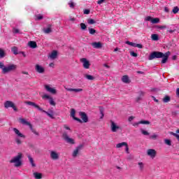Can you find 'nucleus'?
Returning a JSON list of instances; mask_svg holds the SVG:
<instances>
[{
    "label": "nucleus",
    "instance_id": "1",
    "mask_svg": "<svg viewBox=\"0 0 179 179\" xmlns=\"http://www.w3.org/2000/svg\"><path fill=\"white\" fill-rule=\"evenodd\" d=\"M169 57H170V51L166 52L165 54L162 52L155 51L150 55L148 59L149 61H152L155 58H162V64H166L169 59Z\"/></svg>",
    "mask_w": 179,
    "mask_h": 179
},
{
    "label": "nucleus",
    "instance_id": "2",
    "mask_svg": "<svg viewBox=\"0 0 179 179\" xmlns=\"http://www.w3.org/2000/svg\"><path fill=\"white\" fill-rule=\"evenodd\" d=\"M26 104H27L28 106H32L33 107H34L35 108H37V110H38L39 111H42V113H45V114H46L48 116L50 117V118H52V120H54V112L50 111V113L43 110V108H41V107H40V106L37 105L36 103L34 102H31V101H27Z\"/></svg>",
    "mask_w": 179,
    "mask_h": 179
},
{
    "label": "nucleus",
    "instance_id": "3",
    "mask_svg": "<svg viewBox=\"0 0 179 179\" xmlns=\"http://www.w3.org/2000/svg\"><path fill=\"white\" fill-rule=\"evenodd\" d=\"M22 157H23V154L19 152L17 156L10 161V163H15V167H20L22 166Z\"/></svg>",
    "mask_w": 179,
    "mask_h": 179
},
{
    "label": "nucleus",
    "instance_id": "4",
    "mask_svg": "<svg viewBox=\"0 0 179 179\" xmlns=\"http://www.w3.org/2000/svg\"><path fill=\"white\" fill-rule=\"evenodd\" d=\"M19 121H20V122L21 124H23V125H28V127H29V128H30L31 132H33V134H34L35 135L38 136V132H37V131H36V129H34L33 128V126L31 125V123H30V122H27V121L26 120V119H24V118H20V119H19Z\"/></svg>",
    "mask_w": 179,
    "mask_h": 179
},
{
    "label": "nucleus",
    "instance_id": "5",
    "mask_svg": "<svg viewBox=\"0 0 179 179\" xmlns=\"http://www.w3.org/2000/svg\"><path fill=\"white\" fill-rule=\"evenodd\" d=\"M62 138L66 143H69L70 145H75V140L72 138H69V136H68V133L64 131L62 134Z\"/></svg>",
    "mask_w": 179,
    "mask_h": 179
},
{
    "label": "nucleus",
    "instance_id": "6",
    "mask_svg": "<svg viewBox=\"0 0 179 179\" xmlns=\"http://www.w3.org/2000/svg\"><path fill=\"white\" fill-rule=\"evenodd\" d=\"M16 68H17V66L15 64H10L8 66L3 68L2 73H8L9 72H12V71H15Z\"/></svg>",
    "mask_w": 179,
    "mask_h": 179
},
{
    "label": "nucleus",
    "instance_id": "7",
    "mask_svg": "<svg viewBox=\"0 0 179 179\" xmlns=\"http://www.w3.org/2000/svg\"><path fill=\"white\" fill-rule=\"evenodd\" d=\"M4 107L5 108H11L14 110V111H17V108H16V106H15V103L12 102L11 101H7L4 103Z\"/></svg>",
    "mask_w": 179,
    "mask_h": 179
},
{
    "label": "nucleus",
    "instance_id": "8",
    "mask_svg": "<svg viewBox=\"0 0 179 179\" xmlns=\"http://www.w3.org/2000/svg\"><path fill=\"white\" fill-rule=\"evenodd\" d=\"M110 129L112 132H117L118 129H121V127L117 125V123H115L114 121L110 120Z\"/></svg>",
    "mask_w": 179,
    "mask_h": 179
},
{
    "label": "nucleus",
    "instance_id": "9",
    "mask_svg": "<svg viewBox=\"0 0 179 179\" xmlns=\"http://www.w3.org/2000/svg\"><path fill=\"white\" fill-rule=\"evenodd\" d=\"M80 61L83 62V66L85 69H89L90 68V62L86 58L80 59Z\"/></svg>",
    "mask_w": 179,
    "mask_h": 179
},
{
    "label": "nucleus",
    "instance_id": "10",
    "mask_svg": "<svg viewBox=\"0 0 179 179\" xmlns=\"http://www.w3.org/2000/svg\"><path fill=\"white\" fill-rule=\"evenodd\" d=\"M82 148H83V145H80L76 148V149L73 150L72 156L73 157H77L78 155H79V152L82 150Z\"/></svg>",
    "mask_w": 179,
    "mask_h": 179
},
{
    "label": "nucleus",
    "instance_id": "11",
    "mask_svg": "<svg viewBox=\"0 0 179 179\" xmlns=\"http://www.w3.org/2000/svg\"><path fill=\"white\" fill-rule=\"evenodd\" d=\"M75 114H76V110L74 108H71V117H72V118L73 120H75L76 121H78V122H80V124H82V122H83L82 120L75 117Z\"/></svg>",
    "mask_w": 179,
    "mask_h": 179
},
{
    "label": "nucleus",
    "instance_id": "12",
    "mask_svg": "<svg viewBox=\"0 0 179 179\" xmlns=\"http://www.w3.org/2000/svg\"><path fill=\"white\" fill-rule=\"evenodd\" d=\"M35 71L38 72V73H44V72H45V69L39 64H36Z\"/></svg>",
    "mask_w": 179,
    "mask_h": 179
},
{
    "label": "nucleus",
    "instance_id": "13",
    "mask_svg": "<svg viewBox=\"0 0 179 179\" xmlns=\"http://www.w3.org/2000/svg\"><path fill=\"white\" fill-rule=\"evenodd\" d=\"M157 153V152L154 149H148L147 151V155L148 156H150L152 157V159H155V157H156Z\"/></svg>",
    "mask_w": 179,
    "mask_h": 179
},
{
    "label": "nucleus",
    "instance_id": "14",
    "mask_svg": "<svg viewBox=\"0 0 179 179\" xmlns=\"http://www.w3.org/2000/svg\"><path fill=\"white\" fill-rule=\"evenodd\" d=\"M50 157L52 160H58L59 159V154L55 151H51Z\"/></svg>",
    "mask_w": 179,
    "mask_h": 179
},
{
    "label": "nucleus",
    "instance_id": "15",
    "mask_svg": "<svg viewBox=\"0 0 179 179\" xmlns=\"http://www.w3.org/2000/svg\"><path fill=\"white\" fill-rule=\"evenodd\" d=\"M80 115L83 122H87L89 121V117H87V115L86 114V113L80 112Z\"/></svg>",
    "mask_w": 179,
    "mask_h": 179
},
{
    "label": "nucleus",
    "instance_id": "16",
    "mask_svg": "<svg viewBox=\"0 0 179 179\" xmlns=\"http://www.w3.org/2000/svg\"><path fill=\"white\" fill-rule=\"evenodd\" d=\"M91 45H92L93 48H103V43L101 42H94L91 43Z\"/></svg>",
    "mask_w": 179,
    "mask_h": 179
},
{
    "label": "nucleus",
    "instance_id": "17",
    "mask_svg": "<svg viewBox=\"0 0 179 179\" xmlns=\"http://www.w3.org/2000/svg\"><path fill=\"white\" fill-rule=\"evenodd\" d=\"M65 89L67 90V92H74L75 93H79L80 92H83V89L82 88H67L65 87Z\"/></svg>",
    "mask_w": 179,
    "mask_h": 179
},
{
    "label": "nucleus",
    "instance_id": "18",
    "mask_svg": "<svg viewBox=\"0 0 179 179\" xmlns=\"http://www.w3.org/2000/svg\"><path fill=\"white\" fill-rule=\"evenodd\" d=\"M45 88L47 92L52 93V94H55L57 93V90L54 88H51V87H50L49 85H45Z\"/></svg>",
    "mask_w": 179,
    "mask_h": 179
},
{
    "label": "nucleus",
    "instance_id": "19",
    "mask_svg": "<svg viewBox=\"0 0 179 179\" xmlns=\"http://www.w3.org/2000/svg\"><path fill=\"white\" fill-rule=\"evenodd\" d=\"M57 57H58V52L57 50H53L49 55V58H50V59H55Z\"/></svg>",
    "mask_w": 179,
    "mask_h": 179
},
{
    "label": "nucleus",
    "instance_id": "20",
    "mask_svg": "<svg viewBox=\"0 0 179 179\" xmlns=\"http://www.w3.org/2000/svg\"><path fill=\"white\" fill-rule=\"evenodd\" d=\"M13 131L15 132V134H16L17 136H19V138H26V136H24L23 134L20 133V131H19V129L13 128Z\"/></svg>",
    "mask_w": 179,
    "mask_h": 179
},
{
    "label": "nucleus",
    "instance_id": "21",
    "mask_svg": "<svg viewBox=\"0 0 179 179\" xmlns=\"http://www.w3.org/2000/svg\"><path fill=\"white\" fill-rule=\"evenodd\" d=\"M122 81L123 83H131V80H129V77L127 75L122 77Z\"/></svg>",
    "mask_w": 179,
    "mask_h": 179
},
{
    "label": "nucleus",
    "instance_id": "22",
    "mask_svg": "<svg viewBox=\"0 0 179 179\" xmlns=\"http://www.w3.org/2000/svg\"><path fill=\"white\" fill-rule=\"evenodd\" d=\"M28 45L31 48H37V43L36 41H31L28 43Z\"/></svg>",
    "mask_w": 179,
    "mask_h": 179
},
{
    "label": "nucleus",
    "instance_id": "23",
    "mask_svg": "<svg viewBox=\"0 0 179 179\" xmlns=\"http://www.w3.org/2000/svg\"><path fill=\"white\" fill-rule=\"evenodd\" d=\"M34 177L36 179H42L43 178V173L38 172L34 173Z\"/></svg>",
    "mask_w": 179,
    "mask_h": 179
},
{
    "label": "nucleus",
    "instance_id": "24",
    "mask_svg": "<svg viewBox=\"0 0 179 179\" xmlns=\"http://www.w3.org/2000/svg\"><path fill=\"white\" fill-rule=\"evenodd\" d=\"M51 31H52V30H51V24H48V28L43 29V32L45 33V34H50Z\"/></svg>",
    "mask_w": 179,
    "mask_h": 179
},
{
    "label": "nucleus",
    "instance_id": "25",
    "mask_svg": "<svg viewBox=\"0 0 179 179\" xmlns=\"http://www.w3.org/2000/svg\"><path fill=\"white\" fill-rule=\"evenodd\" d=\"M29 160V163L31 164V166L33 167H36V164H34V159H33V157H31V156H30L29 155L27 156Z\"/></svg>",
    "mask_w": 179,
    "mask_h": 179
},
{
    "label": "nucleus",
    "instance_id": "26",
    "mask_svg": "<svg viewBox=\"0 0 179 179\" xmlns=\"http://www.w3.org/2000/svg\"><path fill=\"white\" fill-rule=\"evenodd\" d=\"M85 78L87 79V80H94L96 78L93 76L89 75V74H85Z\"/></svg>",
    "mask_w": 179,
    "mask_h": 179
},
{
    "label": "nucleus",
    "instance_id": "27",
    "mask_svg": "<svg viewBox=\"0 0 179 179\" xmlns=\"http://www.w3.org/2000/svg\"><path fill=\"white\" fill-rule=\"evenodd\" d=\"M127 142L120 143H117V144L116 145V148H117V149H120V148H122V146H127Z\"/></svg>",
    "mask_w": 179,
    "mask_h": 179
},
{
    "label": "nucleus",
    "instance_id": "28",
    "mask_svg": "<svg viewBox=\"0 0 179 179\" xmlns=\"http://www.w3.org/2000/svg\"><path fill=\"white\" fill-rule=\"evenodd\" d=\"M151 38L153 41H157L159 40V35L153 34L151 35Z\"/></svg>",
    "mask_w": 179,
    "mask_h": 179
},
{
    "label": "nucleus",
    "instance_id": "29",
    "mask_svg": "<svg viewBox=\"0 0 179 179\" xmlns=\"http://www.w3.org/2000/svg\"><path fill=\"white\" fill-rule=\"evenodd\" d=\"M89 30V33L90 34L94 36V34H96V33H97V31H96V29H93V28H88Z\"/></svg>",
    "mask_w": 179,
    "mask_h": 179
},
{
    "label": "nucleus",
    "instance_id": "30",
    "mask_svg": "<svg viewBox=\"0 0 179 179\" xmlns=\"http://www.w3.org/2000/svg\"><path fill=\"white\" fill-rule=\"evenodd\" d=\"M170 100H171V98L169 96L166 95L163 98L162 101H164V103H169Z\"/></svg>",
    "mask_w": 179,
    "mask_h": 179
},
{
    "label": "nucleus",
    "instance_id": "31",
    "mask_svg": "<svg viewBox=\"0 0 179 179\" xmlns=\"http://www.w3.org/2000/svg\"><path fill=\"white\" fill-rule=\"evenodd\" d=\"M144 93L143 92H139V96L136 98V101H140V100H142V97L144 96Z\"/></svg>",
    "mask_w": 179,
    "mask_h": 179
},
{
    "label": "nucleus",
    "instance_id": "32",
    "mask_svg": "<svg viewBox=\"0 0 179 179\" xmlns=\"http://www.w3.org/2000/svg\"><path fill=\"white\" fill-rule=\"evenodd\" d=\"M159 22H160V19L159 18H152L151 23H152L153 24H156L157 23H159Z\"/></svg>",
    "mask_w": 179,
    "mask_h": 179
},
{
    "label": "nucleus",
    "instance_id": "33",
    "mask_svg": "<svg viewBox=\"0 0 179 179\" xmlns=\"http://www.w3.org/2000/svg\"><path fill=\"white\" fill-rule=\"evenodd\" d=\"M138 166L140 169V171H143V169L145 167V165L143 164V162H138Z\"/></svg>",
    "mask_w": 179,
    "mask_h": 179
},
{
    "label": "nucleus",
    "instance_id": "34",
    "mask_svg": "<svg viewBox=\"0 0 179 179\" xmlns=\"http://www.w3.org/2000/svg\"><path fill=\"white\" fill-rule=\"evenodd\" d=\"M11 51H12V52H13V54H15V55H17L18 52H17V47L14 46L13 48H12Z\"/></svg>",
    "mask_w": 179,
    "mask_h": 179
},
{
    "label": "nucleus",
    "instance_id": "35",
    "mask_svg": "<svg viewBox=\"0 0 179 179\" xmlns=\"http://www.w3.org/2000/svg\"><path fill=\"white\" fill-rule=\"evenodd\" d=\"M81 30H85V29H87V26H86V24L82 22L80 24Z\"/></svg>",
    "mask_w": 179,
    "mask_h": 179
},
{
    "label": "nucleus",
    "instance_id": "36",
    "mask_svg": "<svg viewBox=\"0 0 179 179\" xmlns=\"http://www.w3.org/2000/svg\"><path fill=\"white\" fill-rule=\"evenodd\" d=\"M165 145H167L168 146H171V140L170 139H165L164 140Z\"/></svg>",
    "mask_w": 179,
    "mask_h": 179
},
{
    "label": "nucleus",
    "instance_id": "37",
    "mask_svg": "<svg viewBox=\"0 0 179 179\" xmlns=\"http://www.w3.org/2000/svg\"><path fill=\"white\" fill-rule=\"evenodd\" d=\"M139 124H143L144 125H149V124H150V122L148 120H141L139 122Z\"/></svg>",
    "mask_w": 179,
    "mask_h": 179
},
{
    "label": "nucleus",
    "instance_id": "38",
    "mask_svg": "<svg viewBox=\"0 0 179 179\" xmlns=\"http://www.w3.org/2000/svg\"><path fill=\"white\" fill-rule=\"evenodd\" d=\"M178 10H179L178 6H175L173 8L172 12L176 15V13H178Z\"/></svg>",
    "mask_w": 179,
    "mask_h": 179
},
{
    "label": "nucleus",
    "instance_id": "39",
    "mask_svg": "<svg viewBox=\"0 0 179 179\" xmlns=\"http://www.w3.org/2000/svg\"><path fill=\"white\" fill-rule=\"evenodd\" d=\"M100 114L101 115V120H103L104 117V109L103 108H100Z\"/></svg>",
    "mask_w": 179,
    "mask_h": 179
},
{
    "label": "nucleus",
    "instance_id": "40",
    "mask_svg": "<svg viewBox=\"0 0 179 179\" xmlns=\"http://www.w3.org/2000/svg\"><path fill=\"white\" fill-rule=\"evenodd\" d=\"M49 103H50V106H55V105H56L55 101H54V99H52V97L50 98Z\"/></svg>",
    "mask_w": 179,
    "mask_h": 179
},
{
    "label": "nucleus",
    "instance_id": "41",
    "mask_svg": "<svg viewBox=\"0 0 179 179\" xmlns=\"http://www.w3.org/2000/svg\"><path fill=\"white\" fill-rule=\"evenodd\" d=\"M126 44H128V45H131V47H136V43L129 42V41H126Z\"/></svg>",
    "mask_w": 179,
    "mask_h": 179
},
{
    "label": "nucleus",
    "instance_id": "42",
    "mask_svg": "<svg viewBox=\"0 0 179 179\" xmlns=\"http://www.w3.org/2000/svg\"><path fill=\"white\" fill-rule=\"evenodd\" d=\"M87 23L88 24H94V23H96V21H94V20L93 19H88Z\"/></svg>",
    "mask_w": 179,
    "mask_h": 179
},
{
    "label": "nucleus",
    "instance_id": "43",
    "mask_svg": "<svg viewBox=\"0 0 179 179\" xmlns=\"http://www.w3.org/2000/svg\"><path fill=\"white\" fill-rule=\"evenodd\" d=\"M5 57V52L0 48V58H3Z\"/></svg>",
    "mask_w": 179,
    "mask_h": 179
},
{
    "label": "nucleus",
    "instance_id": "44",
    "mask_svg": "<svg viewBox=\"0 0 179 179\" xmlns=\"http://www.w3.org/2000/svg\"><path fill=\"white\" fill-rule=\"evenodd\" d=\"M153 17H150V16H148L145 18V20H146V22H151L152 20Z\"/></svg>",
    "mask_w": 179,
    "mask_h": 179
},
{
    "label": "nucleus",
    "instance_id": "45",
    "mask_svg": "<svg viewBox=\"0 0 179 179\" xmlns=\"http://www.w3.org/2000/svg\"><path fill=\"white\" fill-rule=\"evenodd\" d=\"M5 64L0 62V69H2V72L3 71V68H6Z\"/></svg>",
    "mask_w": 179,
    "mask_h": 179
},
{
    "label": "nucleus",
    "instance_id": "46",
    "mask_svg": "<svg viewBox=\"0 0 179 179\" xmlns=\"http://www.w3.org/2000/svg\"><path fill=\"white\" fill-rule=\"evenodd\" d=\"M141 134H143V135H145V136L149 135V132H148L147 131H145L143 129H141Z\"/></svg>",
    "mask_w": 179,
    "mask_h": 179
},
{
    "label": "nucleus",
    "instance_id": "47",
    "mask_svg": "<svg viewBox=\"0 0 179 179\" xmlns=\"http://www.w3.org/2000/svg\"><path fill=\"white\" fill-rule=\"evenodd\" d=\"M130 55H131V57H138V53L135 52H130Z\"/></svg>",
    "mask_w": 179,
    "mask_h": 179
},
{
    "label": "nucleus",
    "instance_id": "48",
    "mask_svg": "<svg viewBox=\"0 0 179 179\" xmlns=\"http://www.w3.org/2000/svg\"><path fill=\"white\" fill-rule=\"evenodd\" d=\"M89 13H90V10L89 9L84 10V15H89Z\"/></svg>",
    "mask_w": 179,
    "mask_h": 179
},
{
    "label": "nucleus",
    "instance_id": "49",
    "mask_svg": "<svg viewBox=\"0 0 179 179\" xmlns=\"http://www.w3.org/2000/svg\"><path fill=\"white\" fill-rule=\"evenodd\" d=\"M69 5L70 8H75V3L73 2H72V1L70 2L69 3Z\"/></svg>",
    "mask_w": 179,
    "mask_h": 179
},
{
    "label": "nucleus",
    "instance_id": "50",
    "mask_svg": "<svg viewBox=\"0 0 179 179\" xmlns=\"http://www.w3.org/2000/svg\"><path fill=\"white\" fill-rule=\"evenodd\" d=\"M136 47H137V48H143V45L139 43H136Z\"/></svg>",
    "mask_w": 179,
    "mask_h": 179
},
{
    "label": "nucleus",
    "instance_id": "51",
    "mask_svg": "<svg viewBox=\"0 0 179 179\" xmlns=\"http://www.w3.org/2000/svg\"><path fill=\"white\" fill-rule=\"evenodd\" d=\"M125 146V150L127 152V153H129V147L128 146V143L127 144V145Z\"/></svg>",
    "mask_w": 179,
    "mask_h": 179
},
{
    "label": "nucleus",
    "instance_id": "52",
    "mask_svg": "<svg viewBox=\"0 0 179 179\" xmlns=\"http://www.w3.org/2000/svg\"><path fill=\"white\" fill-rule=\"evenodd\" d=\"M42 99H48L50 100L51 97L49 95L45 94L42 96Z\"/></svg>",
    "mask_w": 179,
    "mask_h": 179
},
{
    "label": "nucleus",
    "instance_id": "53",
    "mask_svg": "<svg viewBox=\"0 0 179 179\" xmlns=\"http://www.w3.org/2000/svg\"><path fill=\"white\" fill-rule=\"evenodd\" d=\"M15 142H16V143H17V145H21V144H22V141H20V139H19V138H17V139L15 140Z\"/></svg>",
    "mask_w": 179,
    "mask_h": 179
},
{
    "label": "nucleus",
    "instance_id": "54",
    "mask_svg": "<svg viewBox=\"0 0 179 179\" xmlns=\"http://www.w3.org/2000/svg\"><path fill=\"white\" fill-rule=\"evenodd\" d=\"M43 15H38L36 17V20H43Z\"/></svg>",
    "mask_w": 179,
    "mask_h": 179
},
{
    "label": "nucleus",
    "instance_id": "55",
    "mask_svg": "<svg viewBox=\"0 0 179 179\" xmlns=\"http://www.w3.org/2000/svg\"><path fill=\"white\" fill-rule=\"evenodd\" d=\"M13 32L16 34L19 33V29L13 28Z\"/></svg>",
    "mask_w": 179,
    "mask_h": 179
},
{
    "label": "nucleus",
    "instance_id": "56",
    "mask_svg": "<svg viewBox=\"0 0 179 179\" xmlns=\"http://www.w3.org/2000/svg\"><path fill=\"white\" fill-rule=\"evenodd\" d=\"M105 1H106V0H99V1H97V3H98L99 5H101V3H103V2H105Z\"/></svg>",
    "mask_w": 179,
    "mask_h": 179
},
{
    "label": "nucleus",
    "instance_id": "57",
    "mask_svg": "<svg viewBox=\"0 0 179 179\" xmlns=\"http://www.w3.org/2000/svg\"><path fill=\"white\" fill-rule=\"evenodd\" d=\"M64 128L65 129H67L68 131H71V128L69 127H68V125H66V124L64 125Z\"/></svg>",
    "mask_w": 179,
    "mask_h": 179
},
{
    "label": "nucleus",
    "instance_id": "58",
    "mask_svg": "<svg viewBox=\"0 0 179 179\" xmlns=\"http://www.w3.org/2000/svg\"><path fill=\"white\" fill-rule=\"evenodd\" d=\"M151 139H157V135L153 134L152 136H150Z\"/></svg>",
    "mask_w": 179,
    "mask_h": 179
},
{
    "label": "nucleus",
    "instance_id": "59",
    "mask_svg": "<svg viewBox=\"0 0 179 179\" xmlns=\"http://www.w3.org/2000/svg\"><path fill=\"white\" fill-rule=\"evenodd\" d=\"M164 12H166V13H169L170 12V10L169 9V8L164 7Z\"/></svg>",
    "mask_w": 179,
    "mask_h": 179
},
{
    "label": "nucleus",
    "instance_id": "60",
    "mask_svg": "<svg viewBox=\"0 0 179 179\" xmlns=\"http://www.w3.org/2000/svg\"><path fill=\"white\" fill-rule=\"evenodd\" d=\"M152 98L153 99L154 101H155L156 103H159V100L157 99L156 97H155L154 96H152Z\"/></svg>",
    "mask_w": 179,
    "mask_h": 179
},
{
    "label": "nucleus",
    "instance_id": "61",
    "mask_svg": "<svg viewBox=\"0 0 179 179\" xmlns=\"http://www.w3.org/2000/svg\"><path fill=\"white\" fill-rule=\"evenodd\" d=\"M167 31H169V33L173 34L174 33V31H176V30L169 29V30H167Z\"/></svg>",
    "mask_w": 179,
    "mask_h": 179
},
{
    "label": "nucleus",
    "instance_id": "62",
    "mask_svg": "<svg viewBox=\"0 0 179 179\" xmlns=\"http://www.w3.org/2000/svg\"><path fill=\"white\" fill-rule=\"evenodd\" d=\"M139 124H141V123H139V122H138L134 123V124H133V126H134V127H138V125H139Z\"/></svg>",
    "mask_w": 179,
    "mask_h": 179
},
{
    "label": "nucleus",
    "instance_id": "63",
    "mask_svg": "<svg viewBox=\"0 0 179 179\" xmlns=\"http://www.w3.org/2000/svg\"><path fill=\"white\" fill-rule=\"evenodd\" d=\"M176 96H179V88L176 89Z\"/></svg>",
    "mask_w": 179,
    "mask_h": 179
},
{
    "label": "nucleus",
    "instance_id": "64",
    "mask_svg": "<svg viewBox=\"0 0 179 179\" xmlns=\"http://www.w3.org/2000/svg\"><path fill=\"white\" fill-rule=\"evenodd\" d=\"M159 29H166V26H160L159 27Z\"/></svg>",
    "mask_w": 179,
    "mask_h": 179
}]
</instances>
